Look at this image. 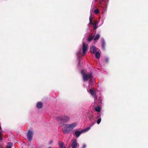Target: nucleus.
<instances>
[{"label": "nucleus", "instance_id": "obj_1", "mask_svg": "<svg viewBox=\"0 0 148 148\" xmlns=\"http://www.w3.org/2000/svg\"><path fill=\"white\" fill-rule=\"evenodd\" d=\"M62 131L64 134H69L73 131L74 123L63 124Z\"/></svg>", "mask_w": 148, "mask_h": 148}, {"label": "nucleus", "instance_id": "obj_2", "mask_svg": "<svg viewBox=\"0 0 148 148\" xmlns=\"http://www.w3.org/2000/svg\"><path fill=\"white\" fill-rule=\"evenodd\" d=\"M70 120L69 117L67 116H59L56 118L57 122L61 126L63 125V123H68Z\"/></svg>", "mask_w": 148, "mask_h": 148}, {"label": "nucleus", "instance_id": "obj_3", "mask_svg": "<svg viewBox=\"0 0 148 148\" xmlns=\"http://www.w3.org/2000/svg\"><path fill=\"white\" fill-rule=\"evenodd\" d=\"M81 73L82 75L83 80L84 82L87 81L89 79H91L92 78V73H88L86 74L84 71H81Z\"/></svg>", "mask_w": 148, "mask_h": 148}, {"label": "nucleus", "instance_id": "obj_4", "mask_svg": "<svg viewBox=\"0 0 148 148\" xmlns=\"http://www.w3.org/2000/svg\"><path fill=\"white\" fill-rule=\"evenodd\" d=\"M90 126L88 127L86 129H84V130H82L80 131L77 130L75 131V135L77 137H78L83 133L84 132H86L88 130H89V129H90Z\"/></svg>", "mask_w": 148, "mask_h": 148}, {"label": "nucleus", "instance_id": "obj_5", "mask_svg": "<svg viewBox=\"0 0 148 148\" xmlns=\"http://www.w3.org/2000/svg\"><path fill=\"white\" fill-rule=\"evenodd\" d=\"M88 49V47L87 45H86L84 42H83V45L82 48V56H84L86 53V52Z\"/></svg>", "mask_w": 148, "mask_h": 148}, {"label": "nucleus", "instance_id": "obj_6", "mask_svg": "<svg viewBox=\"0 0 148 148\" xmlns=\"http://www.w3.org/2000/svg\"><path fill=\"white\" fill-rule=\"evenodd\" d=\"M33 135V133L30 130L29 131L27 134V139L29 141H30L32 140Z\"/></svg>", "mask_w": 148, "mask_h": 148}, {"label": "nucleus", "instance_id": "obj_7", "mask_svg": "<svg viewBox=\"0 0 148 148\" xmlns=\"http://www.w3.org/2000/svg\"><path fill=\"white\" fill-rule=\"evenodd\" d=\"M89 92L94 98L96 99H97V97L95 93V91H94L92 89H90Z\"/></svg>", "mask_w": 148, "mask_h": 148}, {"label": "nucleus", "instance_id": "obj_8", "mask_svg": "<svg viewBox=\"0 0 148 148\" xmlns=\"http://www.w3.org/2000/svg\"><path fill=\"white\" fill-rule=\"evenodd\" d=\"M97 48L95 46H93L90 48V52L92 53L95 54L96 52Z\"/></svg>", "mask_w": 148, "mask_h": 148}, {"label": "nucleus", "instance_id": "obj_9", "mask_svg": "<svg viewBox=\"0 0 148 148\" xmlns=\"http://www.w3.org/2000/svg\"><path fill=\"white\" fill-rule=\"evenodd\" d=\"M97 24V21H95L94 22V23L92 24L93 25L92 27L93 30L96 29L98 28Z\"/></svg>", "mask_w": 148, "mask_h": 148}, {"label": "nucleus", "instance_id": "obj_10", "mask_svg": "<svg viewBox=\"0 0 148 148\" xmlns=\"http://www.w3.org/2000/svg\"><path fill=\"white\" fill-rule=\"evenodd\" d=\"M102 48L103 50H104L105 48L106 42L104 39H101Z\"/></svg>", "mask_w": 148, "mask_h": 148}, {"label": "nucleus", "instance_id": "obj_11", "mask_svg": "<svg viewBox=\"0 0 148 148\" xmlns=\"http://www.w3.org/2000/svg\"><path fill=\"white\" fill-rule=\"evenodd\" d=\"M60 148H65V146L64 145V143L61 141L58 142Z\"/></svg>", "mask_w": 148, "mask_h": 148}, {"label": "nucleus", "instance_id": "obj_12", "mask_svg": "<svg viewBox=\"0 0 148 148\" xmlns=\"http://www.w3.org/2000/svg\"><path fill=\"white\" fill-rule=\"evenodd\" d=\"M36 106L39 109L42 108V103L40 102H38L36 104Z\"/></svg>", "mask_w": 148, "mask_h": 148}, {"label": "nucleus", "instance_id": "obj_13", "mask_svg": "<svg viewBox=\"0 0 148 148\" xmlns=\"http://www.w3.org/2000/svg\"><path fill=\"white\" fill-rule=\"evenodd\" d=\"M100 35L99 34H97L94 37V40L95 41H96L97 40H98L100 38Z\"/></svg>", "mask_w": 148, "mask_h": 148}, {"label": "nucleus", "instance_id": "obj_14", "mask_svg": "<svg viewBox=\"0 0 148 148\" xmlns=\"http://www.w3.org/2000/svg\"><path fill=\"white\" fill-rule=\"evenodd\" d=\"M92 34L91 35H90L89 36L88 38V42H90L93 39H94V36H92Z\"/></svg>", "mask_w": 148, "mask_h": 148}, {"label": "nucleus", "instance_id": "obj_15", "mask_svg": "<svg viewBox=\"0 0 148 148\" xmlns=\"http://www.w3.org/2000/svg\"><path fill=\"white\" fill-rule=\"evenodd\" d=\"M95 53L96 57L98 59L99 58L100 56V55L98 51H97Z\"/></svg>", "mask_w": 148, "mask_h": 148}, {"label": "nucleus", "instance_id": "obj_16", "mask_svg": "<svg viewBox=\"0 0 148 148\" xmlns=\"http://www.w3.org/2000/svg\"><path fill=\"white\" fill-rule=\"evenodd\" d=\"M94 109L96 111L98 112H100L101 108L99 106L95 107Z\"/></svg>", "mask_w": 148, "mask_h": 148}, {"label": "nucleus", "instance_id": "obj_17", "mask_svg": "<svg viewBox=\"0 0 148 148\" xmlns=\"http://www.w3.org/2000/svg\"><path fill=\"white\" fill-rule=\"evenodd\" d=\"M13 144L11 143H9L7 145L6 148H11Z\"/></svg>", "mask_w": 148, "mask_h": 148}, {"label": "nucleus", "instance_id": "obj_18", "mask_svg": "<svg viewBox=\"0 0 148 148\" xmlns=\"http://www.w3.org/2000/svg\"><path fill=\"white\" fill-rule=\"evenodd\" d=\"M93 23L92 22V15H91L89 17V23L90 24H92Z\"/></svg>", "mask_w": 148, "mask_h": 148}, {"label": "nucleus", "instance_id": "obj_19", "mask_svg": "<svg viewBox=\"0 0 148 148\" xmlns=\"http://www.w3.org/2000/svg\"><path fill=\"white\" fill-rule=\"evenodd\" d=\"M94 12L96 14H98L99 13V10L98 9H96L94 10Z\"/></svg>", "mask_w": 148, "mask_h": 148}, {"label": "nucleus", "instance_id": "obj_20", "mask_svg": "<svg viewBox=\"0 0 148 148\" xmlns=\"http://www.w3.org/2000/svg\"><path fill=\"white\" fill-rule=\"evenodd\" d=\"M77 145L78 144L77 143V140L75 139V148H76Z\"/></svg>", "mask_w": 148, "mask_h": 148}, {"label": "nucleus", "instance_id": "obj_21", "mask_svg": "<svg viewBox=\"0 0 148 148\" xmlns=\"http://www.w3.org/2000/svg\"><path fill=\"white\" fill-rule=\"evenodd\" d=\"M2 131V130L1 128V127L0 126V140L2 139L1 137V132Z\"/></svg>", "mask_w": 148, "mask_h": 148}, {"label": "nucleus", "instance_id": "obj_22", "mask_svg": "<svg viewBox=\"0 0 148 148\" xmlns=\"http://www.w3.org/2000/svg\"><path fill=\"white\" fill-rule=\"evenodd\" d=\"M101 119L100 118L97 121V123L98 124H99L101 122Z\"/></svg>", "mask_w": 148, "mask_h": 148}, {"label": "nucleus", "instance_id": "obj_23", "mask_svg": "<svg viewBox=\"0 0 148 148\" xmlns=\"http://www.w3.org/2000/svg\"><path fill=\"white\" fill-rule=\"evenodd\" d=\"M89 118L90 120L93 118V116L92 115H90V116L89 117Z\"/></svg>", "mask_w": 148, "mask_h": 148}, {"label": "nucleus", "instance_id": "obj_24", "mask_svg": "<svg viewBox=\"0 0 148 148\" xmlns=\"http://www.w3.org/2000/svg\"><path fill=\"white\" fill-rule=\"evenodd\" d=\"M72 148H74V141H72Z\"/></svg>", "mask_w": 148, "mask_h": 148}, {"label": "nucleus", "instance_id": "obj_25", "mask_svg": "<svg viewBox=\"0 0 148 148\" xmlns=\"http://www.w3.org/2000/svg\"><path fill=\"white\" fill-rule=\"evenodd\" d=\"M101 115H100V114L99 113H98L97 114V118H99V117H100Z\"/></svg>", "mask_w": 148, "mask_h": 148}, {"label": "nucleus", "instance_id": "obj_26", "mask_svg": "<svg viewBox=\"0 0 148 148\" xmlns=\"http://www.w3.org/2000/svg\"><path fill=\"white\" fill-rule=\"evenodd\" d=\"M108 58H106L105 59V62H106V63L108 62Z\"/></svg>", "mask_w": 148, "mask_h": 148}, {"label": "nucleus", "instance_id": "obj_27", "mask_svg": "<svg viewBox=\"0 0 148 148\" xmlns=\"http://www.w3.org/2000/svg\"><path fill=\"white\" fill-rule=\"evenodd\" d=\"M86 147V145L85 144H84L83 145L82 148H85Z\"/></svg>", "mask_w": 148, "mask_h": 148}, {"label": "nucleus", "instance_id": "obj_28", "mask_svg": "<svg viewBox=\"0 0 148 148\" xmlns=\"http://www.w3.org/2000/svg\"><path fill=\"white\" fill-rule=\"evenodd\" d=\"M80 60H79V65H81V63H80Z\"/></svg>", "mask_w": 148, "mask_h": 148}, {"label": "nucleus", "instance_id": "obj_29", "mask_svg": "<svg viewBox=\"0 0 148 148\" xmlns=\"http://www.w3.org/2000/svg\"><path fill=\"white\" fill-rule=\"evenodd\" d=\"M95 2H97L98 1V0H94Z\"/></svg>", "mask_w": 148, "mask_h": 148}, {"label": "nucleus", "instance_id": "obj_30", "mask_svg": "<svg viewBox=\"0 0 148 148\" xmlns=\"http://www.w3.org/2000/svg\"><path fill=\"white\" fill-rule=\"evenodd\" d=\"M49 148H52L51 147H49Z\"/></svg>", "mask_w": 148, "mask_h": 148}, {"label": "nucleus", "instance_id": "obj_31", "mask_svg": "<svg viewBox=\"0 0 148 148\" xmlns=\"http://www.w3.org/2000/svg\"><path fill=\"white\" fill-rule=\"evenodd\" d=\"M79 53H80V52H79Z\"/></svg>", "mask_w": 148, "mask_h": 148}]
</instances>
